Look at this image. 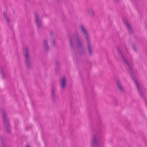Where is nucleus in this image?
<instances>
[{
    "label": "nucleus",
    "instance_id": "nucleus-9",
    "mask_svg": "<svg viewBox=\"0 0 147 147\" xmlns=\"http://www.w3.org/2000/svg\"><path fill=\"white\" fill-rule=\"evenodd\" d=\"M66 81L64 78H62L60 82V86L62 88L65 87V85Z\"/></svg>",
    "mask_w": 147,
    "mask_h": 147
},
{
    "label": "nucleus",
    "instance_id": "nucleus-3",
    "mask_svg": "<svg viewBox=\"0 0 147 147\" xmlns=\"http://www.w3.org/2000/svg\"><path fill=\"white\" fill-rule=\"evenodd\" d=\"M69 42L71 45H73L74 41L76 42L77 45L78 47L81 48L82 47V44L79 39L78 36L77 34L72 35L69 38Z\"/></svg>",
    "mask_w": 147,
    "mask_h": 147
},
{
    "label": "nucleus",
    "instance_id": "nucleus-13",
    "mask_svg": "<svg viewBox=\"0 0 147 147\" xmlns=\"http://www.w3.org/2000/svg\"><path fill=\"white\" fill-rule=\"evenodd\" d=\"M47 41L46 40H44L43 41V44L44 46L45 47L46 49H47L48 48V45L47 44Z\"/></svg>",
    "mask_w": 147,
    "mask_h": 147
},
{
    "label": "nucleus",
    "instance_id": "nucleus-16",
    "mask_svg": "<svg viewBox=\"0 0 147 147\" xmlns=\"http://www.w3.org/2000/svg\"><path fill=\"white\" fill-rule=\"evenodd\" d=\"M25 55L26 57V58L27 59L28 57V54L27 52V51L26 52V53L25 54Z\"/></svg>",
    "mask_w": 147,
    "mask_h": 147
},
{
    "label": "nucleus",
    "instance_id": "nucleus-6",
    "mask_svg": "<svg viewBox=\"0 0 147 147\" xmlns=\"http://www.w3.org/2000/svg\"><path fill=\"white\" fill-rule=\"evenodd\" d=\"M120 55L121 56L122 59L125 64L128 65V60L127 57L125 54L122 53H120Z\"/></svg>",
    "mask_w": 147,
    "mask_h": 147
},
{
    "label": "nucleus",
    "instance_id": "nucleus-11",
    "mask_svg": "<svg viewBox=\"0 0 147 147\" xmlns=\"http://www.w3.org/2000/svg\"><path fill=\"white\" fill-rule=\"evenodd\" d=\"M129 34H133L134 31L131 26L129 24Z\"/></svg>",
    "mask_w": 147,
    "mask_h": 147
},
{
    "label": "nucleus",
    "instance_id": "nucleus-14",
    "mask_svg": "<svg viewBox=\"0 0 147 147\" xmlns=\"http://www.w3.org/2000/svg\"><path fill=\"white\" fill-rule=\"evenodd\" d=\"M52 97L54 100H55L56 98L57 97V96L53 92H52Z\"/></svg>",
    "mask_w": 147,
    "mask_h": 147
},
{
    "label": "nucleus",
    "instance_id": "nucleus-17",
    "mask_svg": "<svg viewBox=\"0 0 147 147\" xmlns=\"http://www.w3.org/2000/svg\"><path fill=\"white\" fill-rule=\"evenodd\" d=\"M26 147H29L28 146H27Z\"/></svg>",
    "mask_w": 147,
    "mask_h": 147
},
{
    "label": "nucleus",
    "instance_id": "nucleus-10",
    "mask_svg": "<svg viewBox=\"0 0 147 147\" xmlns=\"http://www.w3.org/2000/svg\"><path fill=\"white\" fill-rule=\"evenodd\" d=\"M116 82H117V86H118V88L121 91H123V89L121 85V84L119 80H117V81Z\"/></svg>",
    "mask_w": 147,
    "mask_h": 147
},
{
    "label": "nucleus",
    "instance_id": "nucleus-2",
    "mask_svg": "<svg viewBox=\"0 0 147 147\" xmlns=\"http://www.w3.org/2000/svg\"><path fill=\"white\" fill-rule=\"evenodd\" d=\"M80 28L81 30V33L86 39L89 54V55H91L92 54V52L91 49V45L89 40L90 36L86 30L84 26L83 25L80 26Z\"/></svg>",
    "mask_w": 147,
    "mask_h": 147
},
{
    "label": "nucleus",
    "instance_id": "nucleus-18",
    "mask_svg": "<svg viewBox=\"0 0 147 147\" xmlns=\"http://www.w3.org/2000/svg\"><path fill=\"white\" fill-rule=\"evenodd\" d=\"M115 1H117V0H114Z\"/></svg>",
    "mask_w": 147,
    "mask_h": 147
},
{
    "label": "nucleus",
    "instance_id": "nucleus-1",
    "mask_svg": "<svg viewBox=\"0 0 147 147\" xmlns=\"http://www.w3.org/2000/svg\"><path fill=\"white\" fill-rule=\"evenodd\" d=\"M133 63L131 62L130 63L129 62V73H130V75L131 77L133 78L134 80V82L137 87L138 91L140 95L142 97L143 96V90L139 86V85L136 79L134 78V72L133 69Z\"/></svg>",
    "mask_w": 147,
    "mask_h": 147
},
{
    "label": "nucleus",
    "instance_id": "nucleus-5",
    "mask_svg": "<svg viewBox=\"0 0 147 147\" xmlns=\"http://www.w3.org/2000/svg\"><path fill=\"white\" fill-rule=\"evenodd\" d=\"M3 116L4 124L7 128V130L8 132H9L10 131V126L9 123V122L6 119L5 115H3Z\"/></svg>",
    "mask_w": 147,
    "mask_h": 147
},
{
    "label": "nucleus",
    "instance_id": "nucleus-7",
    "mask_svg": "<svg viewBox=\"0 0 147 147\" xmlns=\"http://www.w3.org/2000/svg\"><path fill=\"white\" fill-rule=\"evenodd\" d=\"M35 21L38 28L40 27L42 24V22L41 20L38 18V16L37 14L35 15Z\"/></svg>",
    "mask_w": 147,
    "mask_h": 147
},
{
    "label": "nucleus",
    "instance_id": "nucleus-12",
    "mask_svg": "<svg viewBox=\"0 0 147 147\" xmlns=\"http://www.w3.org/2000/svg\"><path fill=\"white\" fill-rule=\"evenodd\" d=\"M88 12L90 15H93V11L91 8H89L88 9Z\"/></svg>",
    "mask_w": 147,
    "mask_h": 147
},
{
    "label": "nucleus",
    "instance_id": "nucleus-15",
    "mask_svg": "<svg viewBox=\"0 0 147 147\" xmlns=\"http://www.w3.org/2000/svg\"><path fill=\"white\" fill-rule=\"evenodd\" d=\"M132 47L135 50V51H136V49L135 47V46L134 45H132Z\"/></svg>",
    "mask_w": 147,
    "mask_h": 147
},
{
    "label": "nucleus",
    "instance_id": "nucleus-8",
    "mask_svg": "<svg viewBox=\"0 0 147 147\" xmlns=\"http://www.w3.org/2000/svg\"><path fill=\"white\" fill-rule=\"evenodd\" d=\"M123 23L124 25L127 28H129V24L127 17H124L123 18Z\"/></svg>",
    "mask_w": 147,
    "mask_h": 147
},
{
    "label": "nucleus",
    "instance_id": "nucleus-4",
    "mask_svg": "<svg viewBox=\"0 0 147 147\" xmlns=\"http://www.w3.org/2000/svg\"><path fill=\"white\" fill-rule=\"evenodd\" d=\"M99 135L97 134H94L91 139L90 146L91 147H98L99 144Z\"/></svg>",
    "mask_w": 147,
    "mask_h": 147
}]
</instances>
